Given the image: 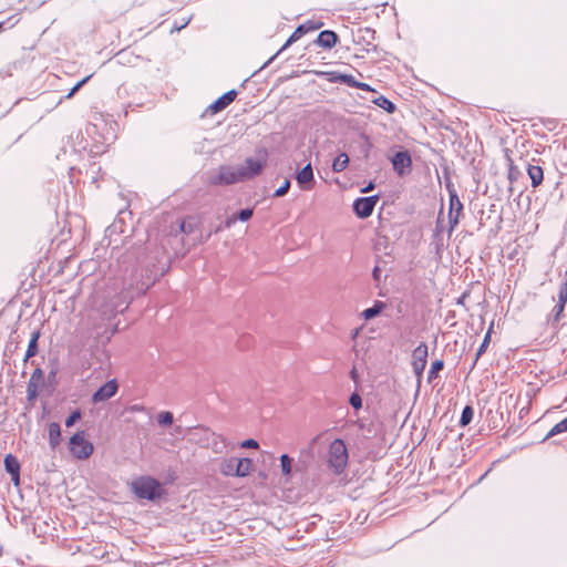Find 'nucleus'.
I'll return each instance as SVG.
<instances>
[{
    "label": "nucleus",
    "mask_w": 567,
    "mask_h": 567,
    "mask_svg": "<svg viewBox=\"0 0 567 567\" xmlns=\"http://www.w3.org/2000/svg\"><path fill=\"white\" fill-rule=\"evenodd\" d=\"M503 161L508 168L507 177H520L525 172L527 173L528 177H544L543 168L535 159L534 163H530L528 159L522 156H518L514 159L506 155L504 156Z\"/></svg>",
    "instance_id": "nucleus-1"
},
{
    "label": "nucleus",
    "mask_w": 567,
    "mask_h": 567,
    "mask_svg": "<svg viewBox=\"0 0 567 567\" xmlns=\"http://www.w3.org/2000/svg\"><path fill=\"white\" fill-rule=\"evenodd\" d=\"M131 489L137 497L150 501L158 498L162 495L161 484L150 476H141L134 480L131 483Z\"/></svg>",
    "instance_id": "nucleus-2"
},
{
    "label": "nucleus",
    "mask_w": 567,
    "mask_h": 567,
    "mask_svg": "<svg viewBox=\"0 0 567 567\" xmlns=\"http://www.w3.org/2000/svg\"><path fill=\"white\" fill-rule=\"evenodd\" d=\"M328 464L336 474L343 472L348 464V451L344 442L337 439L331 442L328 454Z\"/></svg>",
    "instance_id": "nucleus-3"
},
{
    "label": "nucleus",
    "mask_w": 567,
    "mask_h": 567,
    "mask_svg": "<svg viewBox=\"0 0 567 567\" xmlns=\"http://www.w3.org/2000/svg\"><path fill=\"white\" fill-rule=\"evenodd\" d=\"M93 451V444L86 440L84 432H78L70 439V452L78 460L89 458Z\"/></svg>",
    "instance_id": "nucleus-4"
},
{
    "label": "nucleus",
    "mask_w": 567,
    "mask_h": 567,
    "mask_svg": "<svg viewBox=\"0 0 567 567\" xmlns=\"http://www.w3.org/2000/svg\"><path fill=\"white\" fill-rule=\"evenodd\" d=\"M447 190L450 193V209H449V225L450 233L453 231L455 226L458 224L460 216L463 210V204L461 203L455 189L452 184L449 182L446 184Z\"/></svg>",
    "instance_id": "nucleus-5"
},
{
    "label": "nucleus",
    "mask_w": 567,
    "mask_h": 567,
    "mask_svg": "<svg viewBox=\"0 0 567 567\" xmlns=\"http://www.w3.org/2000/svg\"><path fill=\"white\" fill-rule=\"evenodd\" d=\"M427 359V347L424 343L417 346L412 353V367L413 371L417 377V381L420 382L422 373L426 365Z\"/></svg>",
    "instance_id": "nucleus-6"
},
{
    "label": "nucleus",
    "mask_w": 567,
    "mask_h": 567,
    "mask_svg": "<svg viewBox=\"0 0 567 567\" xmlns=\"http://www.w3.org/2000/svg\"><path fill=\"white\" fill-rule=\"evenodd\" d=\"M377 202L378 196L358 198L353 203V210L359 218H367L371 216Z\"/></svg>",
    "instance_id": "nucleus-7"
},
{
    "label": "nucleus",
    "mask_w": 567,
    "mask_h": 567,
    "mask_svg": "<svg viewBox=\"0 0 567 567\" xmlns=\"http://www.w3.org/2000/svg\"><path fill=\"white\" fill-rule=\"evenodd\" d=\"M117 389H118L117 382L115 380H110L94 393L93 401L94 402L106 401L116 394Z\"/></svg>",
    "instance_id": "nucleus-8"
},
{
    "label": "nucleus",
    "mask_w": 567,
    "mask_h": 567,
    "mask_svg": "<svg viewBox=\"0 0 567 567\" xmlns=\"http://www.w3.org/2000/svg\"><path fill=\"white\" fill-rule=\"evenodd\" d=\"M391 162L394 171L399 175H403L411 165V156L406 151H401L394 154Z\"/></svg>",
    "instance_id": "nucleus-9"
},
{
    "label": "nucleus",
    "mask_w": 567,
    "mask_h": 567,
    "mask_svg": "<svg viewBox=\"0 0 567 567\" xmlns=\"http://www.w3.org/2000/svg\"><path fill=\"white\" fill-rule=\"evenodd\" d=\"M203 433L205 435V439L207 440V443L205 444L206 447H209L215 453L219 454L225 452L226 445L224 443V440L219 435L207 430H204Z\"/></svg>",
    "instance_id": "nucleus-10"
},
{
    "label": "nucleus",
    "mask_w": 567,
    "mask_h": 567,
    "mask_svg": "<svg viewBox=\"0 0 567 567\" xmlns=\"http://www.w3.org/2000/svg\"><path fill=\"white\" fill-rule=\"evenodd\" d=\"M237 92L235 90H230L217 99L213 104H210L209 110L213 113H217L226 109L236 97Z\"/></svg>",
    "instance_id": "nucleus-11"
},
{
    "label": "nucleus",
    "mask_w": 567,
    "mask_h": 567,
    "mask_svg": "<svg viewBox=\"0 0 567 567\" xmlns=\"http://www.w3.org/2000/svg\"><path fill=\"white\" fill-rule=\"evenodd\" d=\"M4 467L7 472L11 475V481L16 486L19 485V471L20 464L17 457L11 454H8L4 458Z\"/></svg>",
    "instance_id": "nucleus-12"
},
{
    "label": "nucleus",
    "mask_w": 567,
    "mask_h": 567,
    "mask_svg": "<svg viewBox=\"0 0 567 567\" xmlns=\"http://www.w3.org/2000/svg\"><path fill=\"white\" fill-rule=\"evenodd\" d=\"M337 42L338 35L336 32L331 30L321 31L317 38V43L324 49L333 48L337 44Z\"/></svg>",
    "instance_id": "nucleus-13"
},
{
    "label": "nucleus",
    "mask_w": 567,
    "mask_h": 567,
    "mask_svg": "<svg viewBox=\"0 0 567 567\" xmlns=\"http://www.w3.org/2000/svg\"><path fill=\"white\" fill-rule=\"evenodd\" d=\"M252 471V461L250 458H236L235 476L245 477Z\"/></svg>",
    "instance_id": "nucleus-14"
},
{
    "label": "nucleus",
    "mask_w": 567,
    "mask_h": 567,
    "mask_svg": "<svg viewBox=\"0 0 567 567\" xmlns=\"http://www.w3.org/2000/svg\"><path fill=\"white\" fill-rule=\"evenodd\" d=\"M558 300H557V303L554 308V312H555V319H558L560 313L564 311V308H565V305H566V301H567V282H564L561 286H560V289H559V292H558Z\"/></svg>",
    "instance_id": "nucleus-15"
},
{
    "label": "nucleus",
    "mask_w": 567,
    "mask_h": 567,
    "mask_svg": "<svg viewBox=\"0 0 567 567\" xmlns=\"http://www.w3.org/2000/svg\"><path fill=\"white\" fill-rule=\"evenodd\" d=\"M236 457L225 458L219 465V471L225 476H235Z\"/></svg>",
    "instance_id": "nucleus-16"
},
{
    "label": "nucleus",
    "mask_w": 567,
    "mask_h": 567,
    "mask_svg": "<svg viewBox=\"0 0 567 567\" xmlns=\"http://www.w3.org/2000/svg\"><path fill=\"white\" fill-rule=\"evenodd\" d=\"M61 429L55 422L49 425V441L52 447H55L60 443Z\"/></svg>",
    "instance_id": "nucleus-17"
},
{
    "label": "nucleus",
    "mask_w": 567,
    "mask_h": 567,
    "mask_svg": "<svg viewBox=\"0 0 567 567\" xmlns=\"http://www.w3.org/2000/svg\"><path fill=\"white\" fill-rule=\"evenodd\" d=\"M373 103L379 107L383 109L388 113H393L395 111V105L385 96L380 95L373 100Z\"/></svg>",
    "instance_id": "nucleus-18"
},
{
    "label": "nucleus",
    "mask_w": 567,
    "mask_h": 567,
    "mask_svg": "<svg viewBox=\"0 0 567 567\" xmlns=\"http://www.w3.org/2000/svg\"><path fill=\"white\" fill-rule=\"evenodd\" d=\"M307 24L299 25L293 33L289 37L281 50L288 48L291 43L298 41L305 33H307Z\"/></svg>",
    "instance_id": "nucleus-19"
},
{
    "label": "nucleus",
    "mask_w": 567,
    "mask_h": 567,
    "mask_svg": "<svg viewBox=\"0 0 567 567\" xmlns=\"http://www.w3.org/2000/svg\"><path fill=\"white\" fill-rule=\"evenodd\" d=\"M349 163V157L346 153L340 154L337 156L332 163V168L336 173L342 172Z\"/></svg>",
    "instance_id": "nucleus-20"
},
{
    "label": "nucleus",
    "mask_w": 567,
    "mask_h": 567,
    "mask_svg": "<svg viewBox=\"0 0 567 567\" xmlns=\"http://www.w3.org/2000/svg\"><path fill=\"white\" fill-rule=\"evenodd\" d=\"M382 309H383V303L377 302L373 307L365 309L362 312V316L365 320H370V319L374 318L375 316H378Z\"/></svg>",
    "instance_id": "nucleus-21"
},
{
    "label": "nucleus",
    "mask_w": 567,
    "mask_h": 567,
    "mask_svg": "<svg viewBox=\"0 0 567 567\" xmlns=\"http://www.w3.org/2000/svg\"><path fill=\"white\" fill-rule=\"evenodd\" d=\"M280 465L284 475L289 476L291 474L292 458L284 454L280 456Z\"/></svg>",
    "instance_id": "nucleus-22"
},
{
    "label": "nucleus",
    "mask_w": 567,
    "mask_h": 567,
    "mask_svg": "<svg viewBox=\"0 0 567 567\" xmlns=\"http://www.w3.org/2000/svg\"><path fill=\"white\" fill-rule=\"evenodd\" d=\"M567 432V417L558 422L547 434V437Z\"/></svg>",
    "instance_id": "nucleus-23"
},
{
    "label": "nucleus",
    "mask_w": 567,
    "mask_h": 567,
    "mask_svg": "<svg viewBox=\"0 0 567 567\" xmlns=\"http://www.w3.org/2000/svg\"><path fill=\"white\" fill-rule=\"evenodd\" d=\"M337 80L341 83H344V84L351 86V87H357V85H359V81H357L354 79V76L351 74H339L337 76Z\"/></svg>",
    "instance_id": "nucleus-24"
},
{
    "label": "nucleus",
    "mask_w": 567,
    "mask_h": 567,
    "mask_svg": "<svg viewBox=\"0 0 567 567\" xmlns=\"http://www.w3.org/2000/svg\"><path fill=\"white\" fill-rule=\"evenodd\" d=\"M473 414H474V412H473L472 408L465 406L462 412L461 420H460L461 425H463V426L467 425L472 421Z\"/></svg>",
    "instance_id": "nucleus-25"
},
{
    "label": "nucleus",
    "mask_w": 567,
    "mask_h": 567,
    "mask_svg": "<svg viewBox=\"0 0 567 567\" xmlns=\"http://www.w3.org/2000/svg\"><path fill=\"white\" fill-rule=\"evenodd\" d=\"M157 422L159 425H171L173 422V414L168 411L161 412L157 415Z\"/></svg>",
    "instance_id": "nucleus-26"
},
{
    "label": "nucleus",
    "mask_w": 567,
    "mask_h": 567,
    "mask_svg": "<svg viewBox=\"0 0 567 567\" xmlns=\"http://www.w3.org/2000/svg\"><path fill=\"white\" fill-rule=\"evenodd\" d=\"M290 188V181L284 179L282 184L275 190L274 195L275 197H281L287 194V192Z\"/></svg>",
    "instance_id": "nucleus-27"
},
{
    "label": "nucleus",
    "mask_w": 567,
    "mask_h": 567,
    "mask_svg": "<svg viewBox=\"0 0 567 567\" xmlns=\"http://www.w3.org/2000/svg\"><path fill=\"white\" fill-rule=\"evenodd\" d=\"M247 165H248V169H249V172H250L251 174L257 175V174H259V173L261 172V167H262V165H261V163H260V162H258V161H254V159H251V158H248V159H247Z\"/></svg>",
    "instance_id": "nucleus-28"
},
{
    "label": "nucleus",
    "mask_w": 567,
    "mask_h": 567,
    "mask_svg": "<svg viewBox=\"0 0 567 567\" xmlns=\"http://www.w3.org/2000/svg\"><path fill=\"white\" fill-rule=\"evenodd\" d=\"M92 78V74L85 76L84 79H82L81 81H79L72 89L71 91L68 93L66 97L70 99L72 97L76 91L80 90V87H82L90 79Z\"/></svg>",
    "instance_id": "nucleus-29"
},
{
    "label": "nucleus",
    "mask_w": 567,
    "mask_h": 567,
    "mask_svg": "<svg viewBox=\"0 0 567 567\" xmlns=\"http://www.w3.org/2000/svg\"><path fill=\"white\" fill-rule=\"evenodd\" d=\"M193 230H194L193 225L186 223L185 220H179L177 223L176 231H181V233H185V234H190Z\"/></svg>",
    "instance_id": "nucleus-30"
},
{
    "label": "nucleus",
    "mask_w": 567,
    "mask_h": 567,
    "mask_svg": "<svg viewBox=\"0 0 567 567\" xmlns=\"http://www.w3.org/2000/svg\"><path fill=\"white\" fill-rule=\"evenodd\" d=\"M252 215H254V209L252 208H246V209L240 210L237 214V218L240 221H247V220H249L252 217Z\"/></svg>",
    "instance_id": "nucleus-31"
},
{
    "label": "nucleus",
    "mask_w": 567,
    "mask_h": 567,
    "mask_svg": "<svg viewBox=\"0 0 567 567\" xmlns=\"http://www.w3.org/2000/svg\"><path fill=\"white\" fill-rule=\"evenodd\" d=\"M298 187L300 190H309L313 187V179H297Z\"/></svg>",
    "instance_id": "nucleus-32"
},
{
    "label": "nucleus",
    "mask_w": 567,
    "mask_h": 567,
    "mask_svg": "<svg viewBox=\"0 0 567 567\" xmlns=\"http://www.w3.org/2000/svg\"><path fill=\"white\" fill-rule=\"evenodd\" d=\"M37 340H38V334H34L32 337V339L30 340L29 348H28V351H27V357L34 355L35 349H37Z\"/></svg>",
    "instance_id": "nucleus-33"
},
{
    "label": "nucleus",
    "mask_w": 567,
    "mask_h": 567,
    "mask_svg": "<svg viewBox=\"0 0 567 567\" xmlns=\"http://www.w3.org/2000/svg\"><path fill=\"white\" fill-rule=\"evenodd\" d=\"M296 177H313L312 167L310 164L306 165Z\"/></svg>",
    "instance_id": "nucleus-34"
},
{
    "label": "nucleus",
    "mask_w": 567,
    "mask_h": 567,
    "mask_svg": "<svg viewBox=\"0 0 567 567\" xmlns=\"http://www.w3.org/2000/svg\"><path fill=\"white\" fill-rule=\"evenodd\" d=\"M350 404L354 408V409H360L362 406V399L359 394L357 393H353L351 396H350Z\"/></svg>",
    "instance_id": "nucleus-35"
},
{
    "label": "nucleus",
    "mask_w": 567,
    "mask_h": 567,
    "mask_svg": "<svg viewBox=\"0 0 567 567\" xmlns=\"http://www.w3.org/2000/svg\"><path fill=\"white\" fill-rule=\"evenodd\" d=\"M81 417V413L79 411L73 412L69 417L65 420L66 426H72Z\"/></svg>",
    "instance_id": "nucleus-36"
},
{
    "label": "nucleus",
    "mask_w": 567,
    "mask_h": 567,
    "mask_svg": "<svg viewBox=\"0 0 567 567\" xmlns=\"http://www.w3.org/2000/svg\"><path fill=\"white\" fill-rule=\"evenodd\" d=\"M443 368L442 361H435L432 363L431 370H430V378L434 377L437 371H440Z\"/></svg>",
    "instance_id": "nucleus-37"
},
{
    "label": "nucleus",
    "mask_w": 567,
    "mask_h": 567,
    "mask_svg": "<svg viewBox=\"0 0 567 567\" xmlns=\"http://www.w3.org/2000/svg\"><path fill=\"white\" fill-rule=\"evenodd\" d=\"M258 446H259L258 442L252 439L246 440L241 443V447H245V449H258Z\"/></svg>",
    "instance_id": "nucleus-38"
},
{
    "label": "nucleus",
    "mask_w": 567,
    "mask_h": 567,
    "mask_svg": "<svg viewBox=\"0 0 567 567\" xmlns=\"http://www.w3.org/2000/svg\"><path fill=\"white\" fill-rule=\"evenodd\" d=\"M489 338H491V329L487 331L484 340H483V343L481 344L480 349H478V352L477 354H482L483 351L485 350V348L487 347L488 342H489Z\"/></svg>",
    "instance_id": "nucleus-39"
},
{
    "label": "nucleus",
    "mask_w": 567,
    "mask_h": 567,
    "mask_svg": "<svg viewBox=\"0 0 567 567\" xmlns=\"http://www.w3.org/2000/svg\"><path fill=\"white\" fill-rule=\"evenodd\" d=\"M237 219H238V218H237V215H231V216L227 217V219L225 220V226H226L227 228H230V227L235 224V221H236Z\"/></svg>",
    "instance_id": "nucleus-40"
},
{
    "label": "nucleus",
    "mask_w": 567,
    "mask_h": 567,
    "mask_svg": "<svg viewBox=\"0 0 567 567\" xmlns=\"http://www.w3.org/2000/svg\"><path fill=\"white\" fill-rule=\"evenodd\" d=\"M189 23V18L187 19H183L182 20V24H175L173 30H176V31H179L182 30L183 28H185L187 24Z\"/></svg>",
    "instance_id": "nucleus-41"
},
{
    "label": "nucleus",
    "mask_w": 567,
    "mask_h": 567,
    "mask_svg": "<svg viewBox=\"0 0 567 567\" xmlns=\"http://www.w3.org/2000/svg\"><path fill=\"white\" fill-rule=\"evenodd\" d=\"M355 89H360L362 91H373L372 87L368 83L359 82Z\"/></svg>",
    "instance_id": "nucleus-42"
},
{
    "label": "nucleus",
    "mask_w": 567,
    "mask_h": 567,
    "mask_svg": "<svg viewBox=\"0 0 567 567\" xmlns=\"http://www.w3.org/2000/svg\"><path fill=\"white\" fill-rule=\"evenodd\" d=\"M307 32L310 31V30H316V29H319L321 27V23L320 24H312L311 22H307Z\"/></svg>",
    "instance_id": "nucleus-43"
},
{
    "label": "nucleus",
    "mask_w": 567,
    "mask_h": 567,
    "mask_svg": "<svg viewBox=\"0 0 567 567\" xmlns=\"http://www.w3.org/2000/svg\"><path fill=\"white\" fill-rule=\"evenodd\" d=\"M130 409H131V411H133V412H141V411H143V410H144V408H143L142 405H133V406H131Z\"/></svg>",
    "instance_id": "nucleus-44"
},
{
    "label": "nucleus",
    "mask_w": 567,
    "mask_h": 567,
    "mask_svg": "<svg viewBox=\"0 0 567 567\" xmlns=\"http://www.w3.org/2000/svg\"><path fill=\"white\" fill-rule=\"evenodd\" d=\"M542 182L543 179H532V186L536 188L542 184Z\"/></svg>",
    "instance_id": "nucleus-45"
},
{
    "label": "nucleus",
    "mask_w": 567,
    "mask_h": 567,
    "mask_svg": "<svg viewBox=\"0 0 567 567\" xmlns=\"http://www.w3.org/2000/svg\"><path fill=\"white\" fill-rule=\"evenodd\" d=\"M372 188H373V184H372V183H370L368 186L363 187V188L361 189V192H369V190H371Z\"/></svg>",
    "instance_id": "nucleus-46"
},
{
    "label": "nucleus",
    "mask_w": 567,
    "mask_h": 567,
    "mask_svg": "<svg viewBox=\"0 0 567 567\" xmlns=\"http://www.w3.org/2000/svg\"><path fill=\"white\" fill-rule=\"evenodd\" d=\"M123 220V216H121L114 224H113V229H116L118 224Z\"/></svg>",
    "instance_id": "nucleus-47"
},
{
    "label": "nucleus",
    "mask_w": 567,
    "mask_h": 567,
    "mask_svg": "<svg viewBox=\"0 0 567 567\" xmlns=\"http://www.w3.org/2000/svg\"><path fill=\"white\" fill-rule=\"evenodd\" d=\"M373 275H374V278H375V279H378L379 272H378V269H377V268L374 269Z\"/></svg>",
    "instance_id": "nucleus-48"
},
{
    "label": "nucleus",
    "mask_w": 567,
    "mask_h": 567,
    "mask_svg": "<svg viewBox=\"0 0 567 567\" xmlns=\"http://www.w3.org/2000/svg\"><path fill=\"white\" fill-rule=\"evenodd\" d=\"M71 173L70 174H74V167H71Z\"/></svg>",
    "instance_id": "nucleus-49"
}]
</instances>
